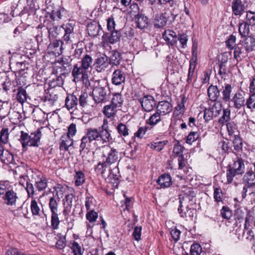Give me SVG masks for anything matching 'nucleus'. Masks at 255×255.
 Returning a JSON list of instances; mask_svg holds the SVG:
<instances>
[{
  "mask_svg": "<svg viewBox=\"0 0 255 255\" xmlns=\"http://www.w3.org/2000/svg\"><path fill=\"white\" fill-rule=\"evenodd\" d=\"M111 132L107 119L104 120L103 125L99 128H86L85 134L81 140L80 151L85 149H89L92 144L102 146L107 144L112 139Z\"/></svg>",
  "mask_w": 255,
  "mask_h": 255,
  "instance_id": "f257e3e1",
  "label": "nucleus"
},
{
  "mask_svg": "<svg viewBox=\"0 0 255 255\" xmlns=\"http://www.w3.org/2000/svg\"><path fill=\"white\" fill-rule=\"evenodd\" d=\"M109 82L106 79L96 81L92 91V96L96 104L108 101L110 95Z\"/></svg>",
  "mask_w": 255,
  "mask_h": 255,
  "instance_id": "f03ea898",
  "label": "nucleus"
},
{
  "mask_svg": "<svg viewBox=\"0 0 255 255\" xmlns=\"http://www.w3.org/2000/svg\"><path fill=\"white\" fill-rule=\"evenodd\" d=\"M41 137V132L39 129L35 132L31 133L30 135L23 131H21L19 140L23 148L27 146L37 147L39 146Z\"/></svg>",
  "mask_w": 255,
  "mask_h": 255,
  "instance_id": "7ed1b4c3",
  "label": "nucleus"
},
{
  "mask_svg": "<svg viewBox=\"0 0 255 255\" xmlns=\"http://www.w3.org/2000/svg\"><path fill=\"white\" fill-rule=\"evenodd\" d=\"M255 231V215L253 211H249L246 217L243 236L246 239L252 241L254 239Z\"/></svg>",
  "mask_w": 255,
  "mask_h": 255,
  "instance_id": "20e7f679",
  "label": "nucleus"
},
{
  "mask_svg": "<svg viewBox=\"0 0 255 255\" xmlns=\"http://www.w3.org/2000/svg\"><path fill=\"white\" fill-rule=\"evenodd\" d=\"M245 171V164L244 160L238 158L235 160L233 164L229 166L227 171V179L228 183L233 181V177L236 175L242 174Z\"/></svg>",
  "mask_w": 255,
  "mask_h": 255,
  "instance_id": "39448f33",
  "label": "nucleus"
},
{
  "mask_svg": "<svg viewBox=\"0 0 255 255\" xmlns=\"http://www.w3.org/2000/svg\"><path fill=\"white\" fill-rule=\"evenodd\" d=\"M102 160L105 162V164L111 165L117 162L119 159V154L117 149L110 146H102Z\"/></svg>",
  "mask_w": 255,
  "mask_h": 255,
  "instance_id": "423d86ee",
  "label": "nucleus"
},
{
  "mask_svg": "<svg viewBox=\"0 0 255 255\" xmlns=\"http://www.w3.org/2000/svg\"><path fill=\"white\" fill-rule=\"evenodd\" d=\"M244 182L246 183L242 191V198L246 197L247 193L249 192V189L255 184V173L253 170H250L245 174L243 178Z\"/></svg>",
  "mask_w": 255,
  "mask_h": 255,
  "instance_id": "0eeeda50",
  "label": "nucleus"
},
{
  "mask_svg": "<svg viewBox=\"0 0 255 255\" xmlns=\"http://www.w3.org/2000/svg\"><path fill=\"white\" fill-rule=\"evenodd\" d=\"M182 193L179 196V204H184V205L191 201L195 196V194L191 188L183 186L181 189Z\"/></svg>",
  "mask_w": 255,
  "mask_h": 255,
  "instance_id": "6e6552de",
  "label": "nucleus"
},
{
  "mask_svg": "<svg viewBox=\"0 0 255 255\" xmlns=\"http://www.w3.org/2000/svg\"><path fill=\"white\" fill-rule=\"evenodd\" d=\"M245 96V94L243 91H237L230 101L233 103V107L237 110L244 108L246 104Z\"/></svg>",
  "mask_w": 255,
  "mask_h": 255,
  "instance_id": "1a4fd4ad",
  "label": "nucleus"
},
{
  "mask_svg": "<svg viewBox=\"0 0 255 255\" xmlns=\"http://www.w3.org/2000/svg\"><path fill=\"white\" fill-rule=\"evenodd\" d=\"M110 64L109 58L105 55L98 57L94 62L95 68L98 72L105 71Z\"/></svg>",
  "mask_w": 255,
  "mask_h": 255,
  "instance_id": "9d476101",
  "label": "nucleus"
},
{
  "mask_svg": "<svg viewBox=\"0 0 255 255\" xmlns=\"http://www.w3.org/2000/svg\"><path fill=\"white\" fill-rule=\"evenodd\" d=\"M87 71L86 69H83L81 66H79L76 64L74 66L72 71V75L74 77L75 81L76 80L77 81L82 80L83 82H86L88 80Z\"/></svg>",
  "mask_w": 255,
  "mask_h": 255,
  "instance_id": "9b49d317",
  "label": "nucleus"
},
{
  "mask_svg": "<svg viewBox=\"0 0 255 255\" xmlns=\"http://www.w3.org/2000/svg\"><path fill=\"white\" fill-rule=\"evenodd\" d=\"M247 0H245L243 3L241 0H233L231 3L233 14L235 16H241L247 9Z\"/></svg>",
  "mask_w": 255,
  "mask_h": 255,
  "instance_id": "f8f14e48",
  "label": "nucleus"
},
{
  "mask_svg": "<svg viewBox=\"0 0 255 255\" xmlns=\"http://www.w3.org/2000/svg\"><path fill=\"white\" fill-rule=\"evenodd\" d=\"M140 102L142 109L147 112L152 111L156 107L155 99L150 95L144 96L140 99Z\"/></svg>",
  "mask_w": 255,
  "mask_h": 255,
  "instance_id": "ddd939ff",
  "label": "nucleus"
},
{
  "mask_svg": "<svg viewBox=\"0 0 255 255\" xmlns=\"http://www.w3.org/2000/svg\"><path fill=\"white\" fill-rule=\"evenodd\" d=\"M62 27L65 31L63 37V41L66 43L72 42L74 38V24L72 23L69 22L63 24Z\"/></svg>",
  "mask_w": 255,
  "mask_h": 255,
  "instance_id": "4468645a",
  "label": "nucleus"
},
{
  "mask_svg": "<svg viewBox=\"0 0 255 255\" xmlns=\"http://www.w3.org/2000/svg\"><path fill=\"white\" fill-rule=\"evenodd\" d=\"M0 159L5 164H14V155L7 150H5L4 146L0 144Z\"/></svg>",
  "mask_w": 255,
  "mask_h": 255,
  "instance_id": "2eb2a0df",
  "label": "nucleus"
},
{
  "mask_svg": "<svg viewBox=\"0 0 255 255\" xmlns=\"http://www.w3.org/2000/svg\"><path fill=\"white\" fill-rule=\"evenodd\" d=\"M65 107L69 111L74 112L77 109L78 98L73 94L68 95L65 101Z\"/></svg>",
  "mask_w": 255,
  "mask_h": 255,
  "instance_id": "dca6fc26",
  "label": "nucleus"
},
{
  "mask_svg": "<svg viewBox=\"0 0 255 255\" xmlns=\"http://www.w3.org/2000/svg\"><path fill=\"white\" fill-rule=\"evenodd\" d=\"M125 78V73L120 69H117L113 73L112 83L117 86L121 85L124 83Z\"/></svg>",
  "mask_w": 255,
  "mask_h": 255,
  "instance_id": "f3484780",
  "label": "nucleus"
},
{
  "mask_svg": "<svg viewBox=\"0 0 255 255\" xmlns=\"http://www.w3.org/2000/svg\"><path fill=\"white\" fill-rule=\"evenodd\" d=\"M135 20L136 27L140 29H144L147 28L149 24L148 18L142 13H138L135 15Z\"/></svg>",
  "mask_w": 255,
  "mask_h": 255,
  "instance_id": "a211bd4d",
  "label": "nucleus"
},
{
  "mask_svg": "<svg viewBox=\"0 0 255 255\" xmlns=\"http://www.w3.org/2000/svg\"><path fill=\"white\" fill-rule=\"evenodd\" d=\"M156 110L162 116L169 114L172 110V106L168 102L163 101L159 102L156 106Z\"/></svg>",
  "mask_w": 255,
  "mask_h": 255,
  "instance_id": "6ab92c4d",
  "label": "nucleus"
},
{
  "mask_svg": "<svg viewBox=\"0 0 255 255\" xmlns=\"http://www.w3.org/2000/svg\"><path fill=\"white\" fill-rule=\"evenodd\" d=\"M162 37L169 45H174L177 42V35L173 30H165L162 34Z\"/></svg>",
  "mask_w": 255,
  "mask_h": 255,
  "instance_id": "aec40b11",
  "label": "nucleus"
},
{
  "mask_svg": "<svg viewBox=\"0 0 255 255\" xmlns=\"http://www.w3.org/2000/svg\"><path fill=\"white\" fill-rule=\"evenodd\" d=\"M39 8V6L36 2V0H27V5L21 13L22 14L27 13L29 15L35 14L36 10Z\"/></svg>",
  "mask_w": 255,
  "mask_h": 255,
  "instance_id": "412c9836",
  "label": "nucleus"
},
{
  "mask_svg": "<svg viewBox=\"0 0 255 255\" xmlns=\"http://www.w3.org/2000/svg\"><path fill=\"white\" fill-rule=\"evenodd\" d=\"M44 26L46 27L49 32V36L50 38H56L59 34V31L61 27H59L56 25H54L53 23L48 20L45 21L44 22Z\"/></svg>",
  "mask_w": 255,
  "mask_h": 255,
  "instance_id": "4be33fe9",
  "label": "nucleus"
},
{
  "mask_svg": "<svg viewBox=\"0 0 255 255\" xmlns=\"http://www.w3.org/2000/svg\"><path fill=\"white\" fill-rule=\"evenodd\" d=\"M157 183L160 187V188H166L170 187L172 184V181L170 175L168 174H163L158 178Z\"/></svg>",
  "mask_w": 255,
  "mask_h": 255,
  "instance_id": "5701e85b",
  "label": "nucleus"
},
{
  "mask_svg": "<svg viewBox=\"0 0 255 255\" xmlns=\"http://www.w3.org/2000/svg\"><path fill=\"white\" fill-rule=\"evenodd\" d=\"M17 198L16 193L13 190H8L3 197L5 204L8 206L15 205Z\"/></svg>",
  "mask_w": 255,
  "mask_h": 255,
  "instance_id": "b1692460",
  "label": "nucleus"
},
{
  "mask_svg": "<svg viewBox=\"0 0 255 255\" xmlns=\"http://www.w3.org/2000/svg\"><path fill=\"white\" fill-rule=\"evenodd\" d=\"M193 209L189 208L188 205H184V204H179L178 208V212L181 218H185L188 217H191L193 216Z\"/></svg>",
  "mask_w": 255,
  "mask_h": 255,
  "instance_id": "393cba45",
  "label": "nucleus"
},
{
  "mask_svg": "<svg viewBox=\"0 0 255 255\" xmlns=\"http://www.w3.org/2000/svg\"><path fill=\"white\" fill-rule=\"evenodd\" d=\"M217 149L218 150L220 154H224L226 153H229L231 150L230 142L228 140H221L219 141Z\"/></svg>",
  "mask_w": 255,
  "mask_h": 255,
  "instance_id": "a878e982",
  "label": "nucleus"
},
{
  "mask_svg": "<svg viewBox=\"0 0 255 255\" xmlns=\"http://www.w3.org/2000/svg\"><path fill=\"white\" fill-rule=\"evenodd\" d=\"M60 149L61 150L67 151L69 147L73 144V139L69 135H63L60 139Z\"/></svg>",
  "mask_w": 255,
  "mask_h": 255,
  "instance_id": "bb28decb",
  "label": "nucleus"
},
{
  "mask_svg": "<svg viewBox=\"0 0 255 255\" xmlns=\"http://www.w3.org/2000/svg\"><path fill=\"white\" fill-rule=\"evenodd\" d=\"M58 99L57 93L53 89H49L45 96V102L51 106L54 105Z\"/></svg>",
  "mask_w": 255,
  "mask_h": 255,
  "instance_id": "cd10ccee",
  "label": "nucleus"
},
{
  "mask_svg": "<svg viewBox=\"0 0 255 255\" xmlns=\"http://www.w3.org/2000/svg\"><path fill=\"white\" fill-rule=\"evenodd\" d=\"M93 63V59L91 55L88 53L84 54L81 60V66L83 69L88 71L89 68H92Z\"/></svg>",
  "mask_w": 255,
  "mask_h": 255,
  "instance_id": "c85d7f7f",
  "label": "nucleus"
},
{
  "mask_svg": "<svg viewBox=\"0 0 255 255\" xmlns=\"http://www.w3.org/2000/svg\"><path fill=\"white\" fill-rule=\"evenodd\" d=\"M73 197L74 196L73 194H68L63 200L64 209L63 211V214L66 218H67L68 212L72 205Z\"/></svg>",
  "mask_w": 255,
  "mask_h": 255,
  "instance_id": "c756f323",
  "label": "nucleus"
},
{
  "mask_svg": "<svg viewBox=\"0 0 255 255\" xmlns=\"http://www.w3.org/2000/svg\"><path fill=\"white\" fill-rule=\"evenodd\" d=\"M63 44V41L60 40H55L50 44L49 47L53 50V52L55 55H60L62 54L64 49Z\"/></svg>",
  "mask_w": 255,
  "mask_h": 255,
  "instance_id": "7c9ffc66",
  "label": "nucleus"
},
{
  "mask_svg": "<svg viewBox=\"0 0 255 255\" xmlns=\"http://www.w3.org/2000/svg\"><path fill=\"white\" fill-rule=\"evenodd\" d=\"M208 96L212 101H216L220 95V90L217 86L210 85L208 89Z\"/></svg>",
  "mask_w": 255,
  "mask_h": 255,
  "instance_id": "2f4dec72",
  "label": "nucleus"
},
{
  "mask_svg": "<svg viewBox=\"0 0 255 255\" xmlns=\"http://www.w3.org/2000/svg\"><path fill=\"white\" fill-rule=\"evenodd\" d=\"M244 46L246 52L252 51L255 46V39L253 37L248 36L241 43Z\"/></svg>",
  "mask_w": 255,
  "mask_h": 255,
  "instance_id": "473e14b6",
  "label": "nucleus"
},
{
  "mask_svg": "<svg viewBox=\"0 0 255 255\" xmlns=\"http://www.w3.org/2000/svg\"><path fill=\"white\" fill-rule=\"evenodd\" d=\"M64 12V8L54 9L50 12H47V16L49 15L50 18L53 21L59 20L62 18V13Z\"/></svg>",
  "mask_w": 255,
  "mask_h": 255,
  "instance_id": "72a5a7b5",
  "label": "nucleus"
},
{
  "mask_svg": "<svg viewBox=\"0 0 255 255\" xmlns=\"http://www.w3.org/2000/svg\"><path fill=\"white\" fill-rule=\"evenodd\" d=\"M232 91V86L229 84H226L222 91V100L223 101L227 102L231 100Z\"/></svg>",
  "mask_w": 255,
  "mask_h": 255,
  "instance_id": "f704fd0d",
  "label": "nucleus"
},
{
  "mask_svg": "<svg viewBox=\"0 0 255 255\" xmlns=\"http://www.w3.org/2000/svg\"><path fill=\"white\" fill-rule=\"evenodd\" d=\"M162 117V116L156 110L154 113L150 116L146 122L147 124L151 126H154L161 121Z\"/></svg>",
  "mask_w": 255,
  "mask_h": 255,
  "instance_id": "c9c22d12",
  "label": "nucleus"
},
{
  "mask_svg": "<svg viewBox=\"0 0 255 255\" xmlns=\"http://www.w3.org/2000/svg\"><path fill=\"white\" fill-rule=\"evenodd\" d=\"M9 131L7 128H3L0 130V144L3 146L4 144L9 142Z\"/></svg>",
  "mask_w": 255,
  "mask_h": 255,
  "instance_id": "e433bc0d",
  "label": "nucleus"
},
{
  "mask_svg": "<svg viewBox=\"0 0 255 255\" xmlns=\"http://www.w3.org/2000/svg\"><path fill=\"white\" fill-rule=\"evenodd\" d=\"M110 32L111 33L110 36H108V34L106 33L104 34L103 38L108 37L109 41L111 44H114L119 41L121 36L120 32L115 30Z\"/></svg>",
  "mask_w": 255,
  "mask_h": 255,
  "instance_id": "4c0bfd02",
  "label": "nucleus"
},
{
  "mask_svg": "<svg viewBox=\"0 0 255 255\" xmlns=\"http://www.w3.org/2000/svg\"><path fill=\"white\" fill-rule=\"evenodd\" d=\"M234 49V57L236 60H238V59L240 58L242 55H242V57H245L246 56L247 52H246L244 46L241 43L237 44Z\"/></svg>",
  "mask_w": 255,
  "mask_h": 255,
  "instance_id": "58836bf2",
  "label": "nucleus"
},
{
  "mask_svg": "<svg viewBox=\"0 0 255 255\" xmlns=\"http://www.w3.org/2000/svg\"><path fill=\"white\" fill-rule=\"evenodd\" d=\"M118 109H119L118 107H116L111 104L104 107L103 113L106 117L110 118L115 116Z\"/></svg>",
  "mask_w": 255,
  "mask_h": 255,
  "instance_id": "ea45409f",
  "label": "nucleus"
},
{
  "mask_svg": "<svg viewBox=\"0 0 255 255\" xmlns=\"http://www.w3.org/2000/svg\"><path fill=\"white\" fill-rule=\"evenodd\" d=\"M63 84V80L60 76H54L51 80H49L48 85L50 89H53L56 87H60Z\"/></svg>",
  "mask_w": 255,
  "mask_h": 255,
  "instance_id": "a19ab883",
  "label": "nucleus"
},
{
  "mask_svg": "<svg viewBox=\"0 0 255 255\" xmlns=\"http://www.w3.org/2000/svg\"><path fill=\"white\" fill-rule=\"evenodd\" d=\"M122 56L120 52L117 51H113L112 55L109 58L110 64L114 66H118L121 63Z\"/></svg>",
  "mask_w": 255,
  "mask_h": 255,
  "instance_id": "79ce46f5",
  "label": "nucleus"
},
{
  "mask_svg": "<svg viewBox=\"0 0 255 255\" xmlns=\"http://www.w3.org/2000/svg\"><path fill=\"white\" fill-rule=\"evenodd\" d=\"M87 28L89 35L91 36L95 37L99 34L101 26L100 24L91 23L88 24Z\"/></svg>",
  "mask_w": 255,
  "mask_h": 255,
  "instance_id": "37998d69",
  "label": "nucleus"
},
{
  "mask_svg": "<svg viewBox=\"0 0 255 255\" xmlns=\"http://www.w3.org/2000/svg\"><path fill=\"white\" fill-rule=\"evenodd\" d=\"M166 18L163 14L156 16L154 20V26L155 27L157 28L164 27L166 25Z\"/></svg>",
  "mask_w": 255,
  "mask_h": 255,
  "instance_id": "c03bdc74",
  "label": "nucleus"
},
{
  "mask_svg": "<svg viewBox=\"0 0 255 255\" xmlns=\"http://www.w3.org/2000/svg\"><path fill=\"white\" fill-rule=\"evenodd\" d=\"M116 128L121 136L126 137L129 134V129L128 127L122 123H119Z\"/></svg>",
  "mask_w": 255,
  "mask_h": 255,
  "instance_id": "a18cd8bd",
  "label": "nucleus"
},
{
  "mask_svg": "<svg viewBox=\"0 0 255 255\" xmlns=\"http://www.w3.org/2000/svg\"><path fill=\"white\" fill-rule=\"evenodd\" d=\"M30 210L33 216H40L42 213L35 199H33L31 201Z\"/></svg>",
  "mask_w": 255,
  "mask_h": 255,
  "instance_id": "49530a36",
  "label": "nucleus"
},
{
  "mask_svg": "<svg viewBox=\"0 0 255 255\" xmlns=\"http://www.w3.org/2000/svg\"><path fill=\"white\" fill-rule=\"evenodd\" d=\"M231 119V110L228 108L223 109V115L219 119L218 122L223 125L229 122Z\"/></svg>",
  "mask_w": 255,
  "mask_h": 255,
  "instance_id": "de8ad7c7",
  "label": "nucleus"
},
{
  "mask_svg": "<svg viewBox=\"0 0 255 255\" xmlns=\"http://www.w3.org/2000/svg\"><path fill=\"white\" fill-rule=\"evenodd\" d=\"M123 103L122 96L120 93H115L112 99L111 104L116 107L121 108Z\"/></svg>",
  "mask_w": 255,
  "mask_h": 255,
  "instance_id": "09e8293b",
  "label": "nucleus"
},
{
  "mask_svg": "<svg viewBox=\"0 0 255 255\" xmlns=\"http://www.w3.org/2000/svg\"><path fill=\"white\" fill-rule=\"evenodd\" d=\"M54 196L57 199H60L64 196L66 188L61 184H57L54 187Z\"/></svg>",
  "mask_w": 255,
  "mask_h": 255,
  "instance_id": "8fccbe9b",
  "label": "nucleus"
},
{
  "mask_svg": "<svg viewBox=\"0 0 255 255\" xmlns=\"http://www.w3.org/2000/svg\"><path fill=\"white\" fill-rule=\"evenodd\" d=\"M75 184L76 186L82 185L85 181L84 173L81 171L76 172L74 176Z\"/></svg>",
  "mask_w": 255,
  "mask_h": 255,
  "instance_id": "3c124183",
  "label": "nucleus"
},
{
  "mask_svg": "<svg viewBox=\"0 0 255 255\" xmlns=\"http://www.w3.org/2000/svg\"><path fill=\"white\" fill-rule=\"evenodd\" d=\"M26 99L27 94L25 90H24L21 87H19L17 89V93L16 96V99L18 102L22 104L26 100Z\"/></svg>",
  "mask_w": 255,
  "mask_h": 255,
  "instance_id": "603ef678",
  "label": "nucleus"
},
{
  "mask_svg": "<svg viewBox=\"0 0 255 255\" xmlns=\"http://www.w3.org/2000/svg\"><path fill=\"white\" fill-rule=\"evenodd\" d=\"M227 129L229 135H237L239 132L237 125L234 122H228L226 124Z\"/></svg>",
  "mask_w": 255,
  "mask_h": 255,
  "instance_id": "864d4df0",
  "label": "nucleus"
},
{
  "mask_svg": "<svg viewBox=\"0 0 255 255\" xmlns=\"http://www.w3.org/2000/svg\"><path fill=\"white\" fill-rule=\"evenodd\" d=\"M85 206L87 211L94 210L96 206V201L92 196H87L85 200Z\"/></svg>",
  "mask_w": 255,
  "mask_h": 255,
  "instance_id": "5fc2aeb1",
  "label": "nucleus"
},
{
  "mask_svg": "<svg viewBox=\"0 0 255 255\" xmlns=\"http://www.w3.org/2000/svg\"><path fill=\"white\" fill-rule=\"evenodd\" d=\"M90 96L86 92L82 93L79 98V106L83 108L86 107L89 105Z\"/></svg>",
  "mask_w": 255,
  "mask_h": 255,
  "instance_id": "6e6d98bb",
  "label": "nucleus"
},
{
  "mask_svg": "<svg viewBox=\"0 0 255 255\" xmlns=\"http://www.w3.org/2000/svg\"><path fill=\"white\" fill-rule=\"evenodd\" d=\"M250 24L244 21L240 23L239 27V31L242 36H247L250 32Z\"/></svg>",
  "mask_w": 255,
  "mask_h": 255,
  "instance_id": "4d7b16f0",
  "label": "nucleus"
},
{
  "mask_svg": "<svg viewBox=\"0 0 255 255\" xmlns=\"http://www.w3.org/2000/svg\"><path fill=\"white\" fill-rule=\"evenodd\" d=\"M249 211H252L251 210H248L246 207H243L237 208L235 210V216L236 218L238 219H243L244 217L247 216Z\"/></svg>",
  "mask_w": 255,
  "mask_h": 255,
  "instance_id": "13d9d810",
  "label": "nucleus"
},
{
  "mask_svg": "<svg viewBox=\"0 0 255 255\" xmlns=\"http://www.w3.org/2000/svg\"><path fill=\"white\" fill-rule=\"evenodd\" d=\"M60 199H56L55 197H51L49 202V207L51 213L58 212V205Z\"/></svg>",
  "mask_w": 255,
  "mask_h": 255,
  "instance_id": "bf43d9fd",
  "label": "nucleus"
},
{
  "mask_svg": "<svg viewBox=\"0 0 255 255\" xmlns=\"http://www.w3.org/2000/svg\"><path fill=\"white\" fill-rule=\"evenodd\" d=\"M246 106L251 111L255 110V93L251 95L249 98L246 100Z\"/></svg>",
  "mask_w": 255,
  "mask_h": 255,
  "instance_id": "052dcab7",
  "label": "nucleus"
},
{
  "mask_svg": "<svg viewBox=\"0 0 255 255\" xmlns=\"http://www.w3.org/2000/svg\"><path fill=\"white\" fill-rule=\"evenodd\" d=\"M167 142V140H164L162 141L151 143L150 144H149V146L151 149L156 151H160L163 149Z\"/></svg>",
  "mask_w": 255,
  "mask_h": 255,
  "instance_id": "680f3d73",
  "label": "nucleus"
},
{
  "mask_svg": "<svg viewBox=\"0 0 255 255\" xmlns=\"http://www.w3.org/2000/svg\"><path fill=\"white\" fill-rule=\"evenodd\" d=\"M234 148L235 150L240 151L242 150L243 147V143L242 139L238 135L234 136V138L233 140Z\"/></svg>",
  "mask_w": 255,
  "mask_h": 255,
  "instance_id": "e2e57ef3",
  "label": "nucleus"
},
{
  "mask_svg": "<svg viewBox=\"0 0 255 255\" xmlns=\"http://www.w3.org/2000/svg\"><path fill=\"white\" fill-rule=\"evenodd\" d=\"M109 166L110 165L105 164V162H104V161H102V162H99L96 166L95 170L98 174H103L105 173L106 168Z\"/></svg>",
  "mask_w": 255,
  "mask_h": 255,
  "instance_id": "0e129e2a",
  "label": "nucleus"
},
{
  "mask_svg": "<svg viewBox=\"0 0 255 255\" xmlns=\"http://www.w3.org/2000/svg\"><path fill=\"white\" fill-rule=\"evenodd\" d=\"M47 186V180L45 178H41L35 182V186L39 191L44 190Z\"/></svg>",
  "mask_w": 255,
  "mask_h": 255,
  "instance_id": "69168bd1",
  "label": "nucleus"
},
{
  "mask_svg": "<svg viewBox=\"0 0 255 255\" xmlns=\"http://www.w3.org/2000/svg\"><path fill=\"white\" fill-rule=\"evenodd\" d=\"M246 19L245 22L250 25H255V12L252 11H247Z\"/></svg>",
  "mask_w": 255,
  "mask_h": 255,
  "instance_id": "338daca9",
  "label": "nucleus"
},
{
  "mask_svg": "<svg viewBox=\"0 0 255 255\" xmlns=\"http://www.w3.org/2000/svg\"><path fill=\"white\" fill-rule=\"evenodd\" d=\"M202 248L200 244L196 243L191 245L190 248V255H200Z\"/></svg>",
  "mask_w": 255,
  "mask_h": 255,
  "instance_id": "774afa93",
  "label": "nucleus"
}]
</instances>
